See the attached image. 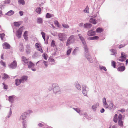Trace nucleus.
<instances>
[{
	"label": "nucleus",
	"instance_id": "54",
	"mask_svg": "<svg viewBox=\"0 0 128 128\" xmlns=\"http://www.w3.org/2000/svg\"><path fill=\"white\" fill-rule=\"evenodd\" d=\"M0 63L1 64L4 66H5V63L2 62V61H1L0 62Z\"/></svg>",
	"mask_w": 128,
	"mask_h": 128
},
{
	"label": "nucleus",
	"instance_id": "58",
	"mask_svg": "<svg viewBox=\"0 0 128 128\" xmlns=\"http://www.w3.org/2000/svg\"><path fill=\"white\" fill-rule=\"evenodd\" d=\"M28 33V32L27 31H25L24 34V35H25L26 36H27L28 35L27 34Z\"/></svg>",
	"mask_w": 128,
	"mask_h": 128
},
{
	"label": "nucleus",
	"instance_id": "17",
	"mask_svg": "<svg viewBox=\"0 0 128 128\" xmlns=\"http://www.w3.org/2000/svg\"><path fill=\"white\" fill-rule=\"evenodd\" d=\"M103 29L101 28H97L96 30V32H97L101 33L103 31Z\"/></svg>",
	"mask_w": 128,
	"mask_h": 128
},
{
	"label": "nucleus",
	"instance_id": "14",
	"mask_svg": "<svg viewBox=\"0 0 128 128\" xmlns=\"http://www.w3.org/2000/svg\"><path fill=\"white\" fill-rule=\"evenodd\" d=\"M92 25L90 24H85L84 26V27L85 28H90L92 26Z\"/></svg>",
	"mask_w": 128,
	"mask_h": 128
},
{
	"label": "nucleus",
	"instance_id": "44",
	"mask_svg": "<svg viewBox=\"0 0 128 128\" xmlns=\"http://www.w3.org/2000/svg\"><path fill=\"white\" fill-rule=\"evenodd\" d=\"M82 92L84 96H86V94L87 92L85 90H83Z\"/></svg>",
	"mask_w": 128,
	"mask_h": 128
},
{
	"label": "nucleus",
	"instance_id": "46",
	"mask_svg": "<svg viewBox=\"0 0 128 128\" xmlns=\"http://www.w3.org/2000/svg\"><path fill=\"white\" fill-rule=\"evenodd\" d=\"M14 25L16 26H20V24L18 22H15L14 23Z\"/></svg>",
	"mask_w": 128,
	"mask_h": 128
},
{
	"label": "nucleus",
	"instance_id": "50",
	"mask_svg": "<svg viewBox=\"0 0 128 128\" xmlns=\"http://www.w3.org/2000/svg\"><path fill=\"white\" fill-rule=\"evenodd\" d=\"M96 106H93L92 107V108L95 111L96 109Z\"/></svg>",
	"mask_w": 128,
	"mask_h": 128
},
{
	"label": "nucleus",
	"instance_id": "55",
	"mask_svg": "<svg viewBox=\"0 0 128 128\" xmlns=\"http://www.w3.org/2000/svg\"><path fill=\"white\" fill-rule=\"evenodd\" d=\"M77 89L79 90H81V87L79 85H77Z\"/></svg>",
	"mask_w": 128,
	"mask_h": 128
},
{
	"label": "nucleus",
	"instance_id": "28",
	"mask_svg": "<svg viewBox=\"0 0 128 128\" xmlns=\"http://www.w3.org/2000/svg\"><path fill=\"white\" fill-rule=\"evenodd\" d=\"M79 36L80 38V40H82V42L84 44V43L86 42L84 40V38L83 37L80 36V34H79Z\"/></svg>",
	"mask_w": 128,
	"mask_h": 128
},
{
	"label": "nucleus",
	"instance_id": "25",
	"mask_svg": "<svg viewBox=\"0 0 128 128\" xmlns=\"http://www.w3.org/2000/svg\"><path fill=\"white\" fill-rule=\"evenodd\" d=\"M72 50V48L68 49L66 53V54L67 56H69L70 55L71 52Z\"/></svg>",
	"mask_w": 128,
	"mask_h": 128
},
{
	"label": "nucleus",
	"instance_id": "47",
	"mask_svg": "<svg viewBox=\"0 0 128 128\" xmlns=\"http://www.w3.org/2000/svg\"><path fill=\"white\" fill-rule=\"evenodd\" d=\"M54 23L55 24L57 25V26L59 27V26L58 24V23L57 21H54Z\"/></svg>",
	"mask_w": 128,
	"mask_h": 128
},
{
	"label": "nucleus",
	"instance_id": "13",
	"mask_svg": "<svg viewBox=\"0 0 128 128\" xmlns=\"http://www.w3.org/2000/svg\"><path fill=\"white\" fill-rule=\"evenodd\" d=\"M30 47L29 45H27L26 48V50L27 54H29L30 52Z\"/></svg>",
	"mask_w": 128,
	"mask_h": 128
},
{
	"label": "nucleus",
	"instance_id": "26",
	"mask_svg": "<svg viewBox=\"0 0 128 128\" xmlns=\"http://www.w3.org/2000/svg\"><path fill=\"white\" fill-rule=\"evenodd\" d=\"M36 11L38 14H40L41 9L40 8H38L36 9Z\"/></svg>",
	"mask_w": 128,
	"mask_h": 128
},
{
	"label": "nucleus",
	"instance_id": "64",
	"mask_svg": "<svg viewBox=\"0 0 128 128\" xmlns=\"http://www.w3.org/2000/svg\"><path fill=\"white\" fill-rule=\"evenodd\" d=\"M83 23H81L79 24V26H82L83 25Z\"/></svg>",
	"mask_w": 128,
	"mask_h": 128
},
{
	"label": "nucleus",
	"instance_id": "23",
	"mask_svg": "<svg viewBox=\"0 0 128 128\" xmlns=\"http://www.w3.org/2000/svg\"><path fill=\"white\" fill-rule=\"evenodd\" d=\"M117 118H118V115L116 114H115V115H114V117L113 120H114V122L115 123L117 122V121H118Z\"/></svg>",
	"mask_w": 128,
	"mask_h": 128
},
{
	"label": "nucleus",
	"instance_id": "63",
	"mask_svg": "<svg viewBox=\"0 0 128 128\" xmlns=\"http://www.w3.org/2000/svg\"><path fill=\"white\" fill-rule=\"evenodd\" d=\"M120 111L122 112H125V110H124L121 109L120 110Z\"/></svg>",
	"mask_w": 128,
	"mask_h": 128
},
{
	"label": "nucleus",
	"instance_id": "21",
	"mask_svg": "<svg viewBox=\"0 0 128 128\" xmlns=\"http://www.w3.org/2000/svg\"><path fill=\"white\" fill-rule=\"evenodd\" d=\"M53 90L54 92H56L60 90V88L58 86L56 87L53 88Z\"/></svg>",
	"mask_w": 128,
	"mask_h": 128
},
{
	"label": "nucleus",
	"instance_id": "2",
	"mask_svg": "<svg viewBox=\"0 0 128 128\" xmlns=\"http://www.w3.org/2000/svg\"><path fill=\"white\" fill-rule=\"evenodd\" d=\"M87 34L90 36H93L96 35V32L92 30H89L88 31Z\"/></svg>",
	"mask_w": 128,
	"mask_h": 128
},
{
	"label": "nucleus",
	"instance_id": "42",
	"mask_svg": "<svg viewBox=\"0 0 128 128\" xmlns=\"http://www.w3.org/2000/svg\"><path fill=\"white\" fill-rule=\"evenodd\" d=\"M43 62L44 65H45L46 67H47L48 66V64H47V62L44 60H43Z\"/></svg>",
	"mask_w": 128,
	"mask_h": 128
},
{
	"label": "nucleus",
	"instance_id": "8",
	"mask_svg": "<svg viewBox=\"0 0 128 128\" xmlns=\"http://www.w3.org/2000/svg\"><path fill=\"white\" fill-rule=\"evenodd\" d=\"M68 40H69L71 42H73L75 40V39L74 38V36L73 35H71L70 36L69 38L68 39Z\"/></svg>",
	"mask_w": 128,
	"mask_h": 128
},
{
	"label": "nucleus",
	"instance_id": "19",
	"mask_svg": "<svg viewBox=\"0 0 128 128\" xmlns=\"http://www.w3.org/2000/svg\"><path fill=\"white\" fill-rule=\"evenodd\" d=\"M14 13V12L13 11L10 10L6 13V14L8 16H11Z\"/></svg>",
	"mask_w": 128,
	"mask_h": 128
},
{
	"label": "nucleus",
	"instance_id": "22",
	"mask_svg": "<svg viewBox=\"0 0 128 128\" xmlns=\"http://www.w3.org/2000/svg\"><path fill=\"white\" fill-rule=\"evenodd\" d=\"M37 22L38 24H42V18H38L37 19Z\"/></svg>",
	"mask_w": 128,
	"mask_h": 128
},
{
	"label": "nucleus",
	"instance_id": "12",
	"mask_svg": "<svg viewBox=\"0 0 128 128\" xmlns=\"http://www.w3.org/2000/svg\"><path fill=\"white\" fill-rule=\"evenodd\" d=\"M84 51L86 53H88V48L87 46L86 45V42L84 43Z\"/></svg>",
	"mask_w": 128,
	"mask_h": 128
},
{
	"label": "nucleus",
	"instance_id": "29",
	"mask_svg": "<svg viewBox=\"0 0 128 128\" xmlns=\"http://www.w3.org/2000/svg\"><path fill=\"white\" fill-rule=\"evenodd\" d=\"M104 99L105 100V102L104 103V106L106 108H107L108 107V106L107 103L106 102V98H104Z\"/></svg>",
	"mask_w": 128,
	"mask_h": 128
},
{
	"label": "nucleus",
	"instance_id": "40",
	"mask_svg": "<svg viewBox=\"0 0 128 128\" xmlns=\"http://www.w3.org/2000/svg\"><path fill=\"white\" fill-rule=\"evenodd\" d=\"M63 26L65 28H69L68 26L66 24H62Z\"/></svg>",
	"mask_w": 128,
	"mask_h": 128
},
{
	"label": "nucleus",
	"instance_id": "36",
	"mask_svg": "<svg viewBox=\"0 0 128 128\" xmlns=\"http://www.w3.org/2000/svg\"><path fill=\"white\" fill-rule=\"evenodd\" d=\"M5 36V34L4 33L0 34V37L2 40H3L4 37Z\"/></svg>",
	"mask_w": 128,
	"mask_h": 128
},
{
	"label": "nucleus",
	"instance_id": "1",
	"mask_svg": "<svg viewBox=\"0 0 128 128\" xmlns=\"http://www.w3.org/2000/svg\"><path fill=\"white\" fill-rule=\"evenodd\" d=\"M59 39L60 41H64L66 39L67 35L65 34L60 33L58 34Z\"/></svg>",
	"mask_w": 128,
	"mask_h": 128
},
{
	"label": "nucleus",
	"instance_id": "45",
	"mask_svg": "<svg viewBox=\"0 0 128 128\" xmlns=\"http://www.w3.org/2000/svg\"><path fill=\"white\" fill-rule=\"evenodd\" d=\"M38 50L42 53L43 52V51L42 49L41 46L39 48H38Z\"/></svg>",
	"mask_w": 128,
	"mask_h": 128
},
{
	"label": "nucleus",
	"instance_id": "16",
	"mask_svg": "<svg viewBox=\"0 0 128 128\" xmlns=\"http://www.w3.org/2000/svg\"><path fill=\"white\" fill-rule=\"evenodd\" d=\"M125 69V67L123 66L119 67L118 68V70L119 71L122 72Z\"/></svg>",
	"mask_w": 128,
	"mask_h": 128
},
{
	"label": "nucleus",
	"instance_id": "35",
	"mask_svg": "<svg viewBox=\"0 0 128 128\" xmlns=\"http://www.w3.org/2000/svg\"><path fill=\"white\" fill-rule=\"evenodd\" d=\"M89 10V8L88 7V6H87L85 9L84 10V11L86 13H88V10Z\"/></svg>",
	"mask_w": 128,
	"mask_h": 128
},
{
	"label": "nucleus",
	"instance_id": "62",
	"mask_svg": "<svg viewBox=\"0 0 128 128\" xmlns=\"http://www.w3.org/2000/svg\"><path fill=\"white\" fill-rule=\"evenodd\" d=\"M110 51L112 52L114 54V52L115 51V50H114V49H111L110 50Z\"/></svg>",
	"mask_w": 128,
	"mask_h": 128
},
{
	"label": "nucleus",
	"instance_id": "60",
	"mask_svg": "<svg viewBox=\"0 0 128 128\" xmlns=\"http://www.w3.org/2000/svg\"><path fill=\"white\" fill-rule=\"evenodd\" d=\"M50 61H51L52 62H55V60H54L53 58L50 59Z\"/></svg>",
	"mask_w": 128,
	"mask_h": 128
},
{
	"label": "nucleus",
	"instance_id": "6",
	"mask_svg": "<svg viewBox=\"0 0 128 128\" xmlns=\"http://www.w3.org/2000/svg\"><path fill=\"white\" fill-rule=\"evenodd\" d=\"M2 45L3 48L5 49H10V47L9 44L7 42H4Z\"/></svg>",
	"mask_w": 128,
	"mask_h": 128
},
{
	"label": "nucleus",
	"instance_id": "56",
	"mask_svg": "<svg viewBox=\"0 0 128 128\" xmlns=\"http://www.w3.org/2000/svg\"><path fill=\"white\" fill-rule=\"evenodd\" d=\"M94 40H97L99 38V37L97 36H96L94 37Z\"/></svg>",
	"mask_w": 128,
	"mask_h": 128
},
{
	"label": "nucleus",
	"instance_id": "20",
	"mask_svg": "<svg viewBox=\"0 0 128 128\" xmlns=\"http://www.w3.org/2000/svg\"><path fill=\"white\" fill-rule=\"evenodd\" d=\"M9 76L6 74H4L2 77V78L4 79H7L9 78Z\"/></svg>",
	"mask_w": 128,
	"mask_h": 128
},
{
	"label": "nucleus",
	"instance_id": "24",
	"mask_svg": "<svg viewBox=\"0 0 128 128\" xmlns=\"http://www.w3.org/2000/svg\"><path fill=\"white\" fill-rule=\"evenodd\" d=\"M35 46L36 48L38 49L41 46V45L40 43H36L35 44Z\"/></svg>",
	"mask_w": 128,
	"mask_h": 128
},
{
	"label": "nucleus",
	"instance_id": "38",
	"mask_svg": "<svg viewBox=\"0 0 128 128\" xmlns=\"http://www.w3.org/2000/svg\"><path fill=\"white\" fill-rule=\"evenodd\" d=\"M71 43V42H70V41L68 40L67 42L66 43V46H68Z\"/></svg>",
	"mask_w": 128,
	"mask_h": 128
},
{
	"label": "nucleus",
	"instance_id": "34",
	"mask_svg": "<svg viewBox=\"0 0 128 128\" xmlns=\"http://www.w3.org/2000/svg\"><path fill=\"white\" fill-rule=\"evenodd\" d=\"M51 46L54 47L55 46H56L55 44V41L53 40H52V42L51 44Z\"/></svg>",
	"mask_w": 128,
	"mask_h": 128
},
{
	"label": "nucleus",
	"instance_id": "59",
	"mask_svg": "<svg viewBox=\"0 0 128 128\" xmlns=\"http://www.w3.org/2000/svg\"><path fill=\"white\" fill-rule=\"evenodd\" d=\"M19 12L20 16H22L23 14V12L22 11H20Z\"/></svg>",
	"mask_w": 128,
	"mask_h": 128
},
{
	"label": "nucleus",
	"instance_id": "41",
	"mask_svg": "<svg viewBox=\"0 0 128 128\" xmlns=\"http://www.w3.org/2000/svg\"><path fill=\"white\" fill-rule=\"evenodd\" d=\"M100 70L103 69L104 70V71H106L107 70L106 68L105 67L102 66V67H100Z\"/></svg>",
	"mask_w": 128,
	"mask_h": 128
},
{
	"label": "nucleus",
	"instance_id": "51",
	"mask_svg": "<svg viewBox=\"0 0 128 128\" xmlns=\"http://www.w3.org/2000/svg\"><path fill=\"white\" fill-rule=\"evenodd\" d=\"M3 84L4 86V88L6 89H7L8 88V86L6 85L4 83H3Z\"/></svg>",
	"mask_w": 128,
	"mask_h": 128
},
{
	"label": "nucleus",
	"instance_id": "30",
	"mask_svg": "<svg viewBox=\"0 0 128 128\" xmlns=\"http://www.w3.org/2000/svg\"><path fill=\"white\" fill-rule=\"evenodd\" d=\"M8 99L10 102H12L14 100L13 97L12 96H10Z\"/></svg>",
	"mask_w": 128,
	"mask_h": 128
},
{
	"label": "nucleus",
	"instance_id": "31",
	"mask_svg": "<svg viewBox=\"0 0 128 128\" xmlns=\"http://www.w3.org/2000/svg\"><path fill=\"white\" fill-rule=\"evenodd\" d=\"M18 2L21 4L24 5L25 4V2L24 0H19Z\"/></svg>",
	"mask_w": 128,
	"mask_h": 128
},
{
	"label": "nucleus",
	"instance_id": "11",
	"mask_svg": "<svg viewBox=\"0 0 128 128\" xmlns=\"http://www.w3.org/2000/svg\"><path fill=\"white\" fill-rule=\"evenodd\" d=\"M22 60L24 62V63L26 64L28 63V59L26 58L24 56H23L22 57Z\"/></svg>",
	"mask_w": 128,
	"mask_h": 128
},
{
	"label": "nucleus",
	"instance_id": "57",
	"mask_svg": "<svg viewBox=\"0 0 128 128\" xmlns=\"http://www.w3.org/2000/svg\"><path fill=\"white\" fill-rule=\"evenodd\" d=\"M38 125L40 127H42L44 126L43 124L40 123L38 124Z\"/></svg>",
	"mask_w": 128,
	"mask_h": 128
},
{
	"label": "nucleus",
	"instance_id": "33",
	"mask_svg": "<svg viewBox=\"0 0 128 128\" xmlns=\"http://www.w3.org/2000/svg\"><path fill=\"white\" fill-rule=\"evenodd\" d=\"M42 36V37L44 40H45V34L43 32H42L41 33Z\"/></svg>",
	"mask_w": 128,
	"mask_h": 128
},
{
	"label": "nucleus",
	"instance_id": "27",
	"mask_svg": "<svg viewBox=\"0 0 128 128\" xmlns=\"http://www.w3.org/2000/svg\"><path fill=\"white\" fill-rule=\"evenodd\" d=\"M123 122L122 121V120H118V123L119 126H122L123 125Z\"/></svg>",
	"mask_w": 128,
	"mask_h": 128
},
{
	"label": "nucleus",
	"instance_id": "4",
	"mask_svg": "<svg viewBox=\"0 0 128 128\" xmlns=\"http://www.w3.org/2000/svg\"><path fill=\"white\" fill-rule=\"evenodd\" d=\"M126 56L124 55V53L122 52L121 53V57L118 60L121 62H123L126 59Z\"/></svg>",
	"mask_w": 128,
	"mask_h": 128
},
{
	"label": "nucleus",
	"instance_id": "61",
	"mask_svg": "<svg viewBox=\"0 0 128 128\" xmlns=\"http://www.w3.org/2000/svg\"><path fill=\"white\" fill-rule=\"evenodd\" d=\"M104 108H102L101 110H100V112L102 113H103L104 112Z\"/></svg>",
	"mask_w": 128,
	"mask_h": 128
},
{
	"label": "nucleus",
	"instance_id": "43",
	"mask_svg": "<svg viewBox=\"0 0 128 128\" xmlns=\"http://www.w3.org/2000/svg\"><path fill=\"white\" fill-rule=\"evenodd\" d=\"M122 115L120 114H119L118 116V120H122Z\"/></svg>",
	"mask_w": 128,
	"mask_h": 128
},
{
	"label": "nucleus",
	"instance_id": "48",
	"mask_svg": "<svg viewBox=\"0 0 128 128\" xmlns=\"http://www.w3.org/2000/svg\"><path fill=\"white\" fill-rule=\"evenodd\" d=\"M44 58L46 60L47 59V57L46 56V54L44 53Z\"/></svg>",
	"mask_w": 128,
	"mask_h": 128
},
{
	"label": "nucleus",
	"instance_id": "7",
	"mask_svg": "<svg viewBox=\"0 0 128 128\" xmlns=\"http://www.w3.org/2000/svg\"><path fill=\"white\" fill-rule=\"evenodd\" d=\"M28 76H24L21 77L20 79L22 82H23L24 81H26L28 79Z\"/></svg>",
	"mask_w": 128,
	"mask_h": 128
},
{
	"label": "nucleus",
	"instance_id": "18",
	"mask_svg": "<svg viewBox=\"0 0 128 128\" xmlns=\"http://www.w3.org/2000/svg\"><path fill=\"white\" fill-rule=\"evenodd\" d=\"M21 82H22L20 79H16L15 80V84L16 86L19 85Z\"/></svg>",
	"mask_w": 128,
	"mask_h": 128
},
{
	"label": "nucleus",
	"instance_id": "15",
	"mask_svg": "<svg viewBox=\"0 0 128 128\" xmlns=\"http://www.w3.org/2000/svg\"><path fill=\"white\" fill-rule=\"evenodd\" d=\"M26 113L24 112L23 114L20 116V120H23L25 119L26 118Z\"/></svg>",
	"mask_w": 128,
	"mask_h": 128
},
{
	"label": "nucleus",
	"instance_id": "32",
	"mask_svg": "<svg viewBox=\"0 0 128 128\" xmlns=\"http://www.w3.org/2000/svg\"><path fill=\"white\" fill-rule=\"evenodd\" d=\"M116 62L114 61H112V62L111 65L114 68H116Z\"/></svg>",
	"mask_w": 128,
	"mask_h": 128
},
{
	"label": "nucleus",
	"instance_id": "52",
	"mask_svg": "<svg viewBox=\"0 0 128 128\" xmlns=\"http://www.w3.org/2000/svg\"><path fill=\"white\" fill-rule=\"evenodd\" d=\"M125 46V45L124 44H121L119 45V46H118V48H121L124 47V46Z\"/></svg>",
	"mask_w": 128,
	"mask_h": 128
},
{
	"label": "nucleus",
	"instance_id": "9",
	"mask_svg": "<svg viewBox=\"0 0 128 128\" xmlns=\"http://www.w3.org/2000/svg\"><path fill=\"white\" fill-rule=\"evenodd\" d=\"M90 22L93 24H96V19L93 18H91L89 20Z\"/></svg>",
	"mask_w": 128,
	"mask_h": 128
},
{
	"label": "nucleus",
	"instance_id": "5",
	"mask_svg": "<svg viewBox=\"0 0 128 128\" xmlns=\"http://www.w3.org/2000/svg\"><path fill=\"white\" fill-rule=\"evenodd\" d=\"M17 66L16 62V61H14L9 65L10 67L12 68H16Z\"/></svg>",
	"mask_w": 128,
	"mask_h": 128
},
{
	"label": "nucleus",
	"instance_id": "3",
	"mask_svg": "<svg viewBox=\"0 0 128 128\" xmlns=\"http://www.w3.org/2000/svg\"><path fill=\"white\" fill-rule=\"evenodd\" d=\"M22 30L20 28L17 31L16 36L18 38H20L21 36Z\"/></svg>",
	"mask_w": 128,
	"mask_h": 128
},
{
	"label": "nucleus",
	"instance_id": "39",
	"mask_svg": "<svg viewBox=\"0 0 128 128\" xmlns=\"http://www.w3.org/2000/svg\"><path fill=\"white\" fill-rule=\"evenodd\" d=\"M46 17L48 18H49L51 17V15L50 14L48 13L46 14Z\"/></svg>",
	"mask_w": 128,
	"mask_h": 128
},
{
	"label": "nucleus",
	"instance_id": "10",
	"mask_svg": "<svg viewBox=\"0 0 128 128\" xmlns=\"http://www.w3.org/2000/svg\"><path fill=\"white\" fill-rule=\"evenodd\" d=\"M27 64L28 68H33L34 66V64L31 61L29 62Z\"/></svg>",
	"mask_w": 128,
	"mask_h": 128
},
{
	"label": "nucleus",
	"instance_id": "49",
	"mask_svg": "<svg viewBox=\"0 0 128 128\" xmlns=\"http://www.w3.org/2000/svg\"><path fill=\"white\" fill-rule=\"evenodd\" d=\"M24 39L26 40H27L28 39V35L26 36L25 35H23Z\"/></svg>",
	"mask_w": 128,
	"mask_h": 128
},
{
	"label": "nucleus",
	"instance_id": "53",
	"mask_svg": "<svg viewBox=\"0 0 128 128\" xmlns=\"http://www.w3.org/2000/svg\"><path fill=\"white\" fill-rule=\"evenodd\" d=\"M77 112L79 113V112H80V110L79 109H78V108H74Z\"/></svg>",
	"mask_w": 128,
	"mask_h": 128
},
{
	"label": "nucleus",
	"instance_id": "37",
	"mask_svg": "<svg viewBox=\"0 0 128 128\" xmlns=\"http://www.w3.org/2000/svg\"><path fill=\"white\" fill-rule=\"evenodd\" d=\"M79 50L78 48V47L76 48L74 50V51L73 52V54H75L76 51H78Z\"/></svg>",
	"mask_w": 128,
	"mask_h": 128
}]
</instances>
